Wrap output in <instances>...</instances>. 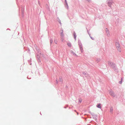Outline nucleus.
Returning a JSON list of instances; mask_svg holds the SVG:
<instances>
[{"label": "nucleus", "mask_w": 125, "mask_h": 125, "mask_svg": "<svg viewBox=\"0 0 125 125\" xmlns=\"http://www.w3.org/2000/svg\"><path fill=\"white\" fill-rule=\"evenodd\" d=\"M108 64L112 68H114L115 67V64L113 62H108Z\"/></svg>", "instance_id": "1"}, {"label": "nucleus", "mask_w": 125, "mask_h": 125, "mask_svg": "<svg viewBox=\"0 0 125 125\" xmlns=\"http://www.w3.org/2000/svg\"><path fill=\"white\" fill-rule=\"evenodd\" d=\"M110 94L112 95V96H114V93L113 92H110Z\"/></svg>", "instance_id": "2"}, {"label": "nucleus", "mask_w": 125, "mask_h": 125, "mask_svg": "<svg viewBox=\"0 0 125 125\" xmlns=\"http://www.w3.org/2000/svg\"><path fill=\"white\" fill-rule=\"evenodd\" d=\"M101 104L100 103L99 104L97 105V107L99 108H101Z\"/></svg>", "instance_id": "3"}, {"label": "nucleus", "mask_w": 125, "mask_h": 125, "mask_svg": "<svg viewBox=\"0 0 125 125\" xmlns=\"http://www.w3.org/2000/svg\"><path fill=\"white\" fill-rule=\"evenodd\" d=\"M67 45L68 46L70 47H71L72 46L71 43L69 42L68 43H67Z\"/></svg>", "instance_id": "4"}, {"label": "nucleus", "mask_w": 125, "mask_h": 125, "mask_svg": "<svg viewBox=\"0 0 125 125\" xmlns=\"http://www.w3.org/2000/svg\"><path fill=\"white\" fill-rule=\"evenodd\" d=\"M63 81V79L62 77L59 78V81L60 82H62Z\"/></svg>", "instance_id": "5"}, {"label": "nucleus", "mask_w": 125, "mask_h": 125, "mask_svg": "<svg viewBox=\"0 0 125 125\" xmlns=\"http://www.w3.org/2000/svg\"><path fill=\"white\" fill-rule=\"evenodd\" d=\"M106 33L108 36L110 35L109 31L108 30H107L106 31Z\"/></svg>", "instance_id": "6"}, {"label": "nucleus", "mask_w": 125, "mask_h": 125, "mask_svg": "<svg viewBox=\"0 0 125 125\" xmlns=\"http://www.w3.org/2000/svg\"><path fill=\"white\" fill-rule=\"evenodd\" d=\"M73 35H74V39H75L76 38V34L75 33H74Z\"/></svg>", "instance_id": "7"}, {"label": "nucleus", "mask_w": 125, "mask_h": 125, "mask_svg": "<svg viewBox=\"0 0 125 125\" xmlns=\"http://www.w3.org/2000/svg\"><path fill=\"white\" fill-rule=\"evenodd\" d=\"M116 46H117V47H118V48H119V44L117 43L116 44Z\"/></svg>", "instance_id": "8"}, {"label": "nucleus", "mask_w": 125, "mask_h": 125, "mask_svg": "<svg viewBox=\"0 0 125 125\" xmlns=\"http://www.w3.org/2000/svg\"><path fill=\"white\" fill-rule=\"evenodd\" d=\"M54 42L56 44L57 43V40H54Z\"/></svg>", "instance_id": "9"}, {"label": "nucleus", "mask_w": 125, "mask_h": 125, "mask_svg": "<svg viewBox=\"0 0 125 125\" xmlns=\"http://www.w3.org/2000/svg\"><path fill=\"white\" fill-rule=\"evenodd\" d=\"M113 110V109L112 108H111L110 109V111L112 112Z\"/></svg>", "instance_id": "10"}, {"label": "nucleus", "mask_w": 125, "mask_h": 125, "mask_svg": "<svg viewBox=\"0 0 125 125\" xmlns=\"http://www.w3.org/2000/svg\"><path fill=\"white\" fill-rule=\"evenodd\" d=\"M50 42L51 43H52V40H51L50 41Z\"/></svg>", "instance_id": "11"}, {"label": "nucleus", "mask_w": 125, "mask_h": 125, "mask_svg": "<svg viewBox=\"0 0 125 125\" xmlns=\"http://www.w3.org/2000/svg\"><path fill=\"white\" fill-rule=\"evenodd\" d=\"M74 55H76H76H76V54H75V53H74Z\"/></svg>", "instance_id": "12"}, {"label": "nucleus", "mask_w": 125, "mask_h": 125, "mask_svg": "<svg viewBox=\"0 0 125 125\" xmlns=\"http://www.w3.org/2000/svg\"><path fill=\"white\" fill-rule=\"evenodd\" d=\"M76 113H77V115H78V114H79L78 113V112H76Z\"/></svg>", "instance_id": "13"}, {"label": "nucleus", "mask_w": 125, "mask_h": 125, "mask_svg": "<svg viewBox=\"0 0 125 125\" xmlns=\"http://www.w3.org/2000/svg\"><path fill=\"white\" fill-rule=\"evenodd\" d=\"M110 3H110L109 2V5H110Z\"/></svg>", "instance_id": "14"}, {"label": "nucleus", "mask_w": 125, "mask_h": 125, "mask_svg": "<svg viewBox=\"0 0 125 125\" xmlns=\"http://www.w3.org/2000/svg\"><path fill=\"white\" fill-rule=\"evenodd\" d=\"M120 83L121 84V83H122V82H121L120 81Z\"/></svg>", "instance_id": "15"}, {"label": "nucleus", "mask_w": 125, "mask_h": 125, "mask_svg": "<svg viewBox=\"0 0 125 125\" xmlns=\"http://www.w3.org/2000/svg\"><path fill=\"white\" fill-rule=\"evenodd\" d=\"M74 111H75V112H76V111L75 110H74Z\"/></svg>", "instance_id": "16"}]
</instances>
